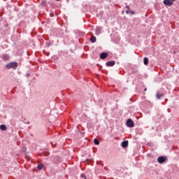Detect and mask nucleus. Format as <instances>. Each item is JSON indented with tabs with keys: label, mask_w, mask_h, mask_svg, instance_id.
<instances>
[{
	"label": "nucleus",
	"mask_w": 179,
	"mask_h": 179,
	"mask_svg": "<svg viewBox=\"0 0 179 179\" xmlns=\"http://www.w3.org/2000/svg\"><path fill=\"white\" fill-rule=\"evenodd\" d=\"M100 58L101 59H104L105 58H107V53L106 52L101 53L100 55Z\"/></svg>",
	"instance_id": "obj_7"
},
{
	"label": "nucleus",
	"mask_w": 179,
	"mask_h": 179,
	"mask_svg": "<svg viewBox=\"0 0 179 179\" xmlns=\"http://www.w3.org/2000/svg\"><path fill=\"white\" fill-rule=\"evenodd\" d=\"M96 34H100V33H101V28H100L99 27H96Z\"/></svg>",
	"instance_id": "obj_8"
},
{
	"label": "nucleus",
	"mask_w": 179,
	"mask_h": 179,
	"mask_svg": "<svg viewBox=\"0 0 179 179\" xmlns=\"http://www.w3.org/2000/svg\"><path fill=\"white\" fill-rule=\"evenodd\" d=\"M82 178L86 179V176H85L84 174L81 175Z\"/></svg>",
	"instance_id": "obj_17"
},
{
	"label": "nucleus",
	"mask_w": 179,
	"mask_h": 179,
	"mask_svg": "<svg viewBox=\"0 0 179 179\" xmlns=\"http://www.w3.org/2000/svg\"><path fill=\"white\" fill-rule=\"evenodd\" d=\"M130 13H131V15H135V11H134V10H130Z\"/></svg>",
	"instance_id": "obj_15"
},
{
	"label": "nucleus",
	"mask_w": 179,
	"mask_h": 179,
	"mask_svg": "<svg viewBox=\"0 0 179 179\" xmlns=\"http://www.w3.org/2000/svg\"><path fill=\"white\" fill-rule=\"evenodd\" d=\"M6 68H8V69H10L12 68L15 69V68H17V63L16 62H11V63H8L6 64Z\"/></svg>",
	"instance_id": "obj_1"
},
{
	"label": "nucleus",
	"mask_w": 179,
	"mask_h": 179,
	"mask_svg": "<svg viewBox=\"0 0 179 179\" xmlns=\"http://www.w3.org/2000/svg\"><path fill=\"white\" fill-rule=\"evenodd\" d=\"M122 148H127L128 147V141H124L122 143Z\"/></svg>",
	"instance_id": "obj_6"
},
{
	"label": "nucleus",
	"mask_w": 179,
	"mask_h": 179,
	"mask_svg": "<svg viewBox=\"0 0 179 179\" xmlns=\"http://www.w3.org/2000/svg\"><path fill=\"white\" fill-rule=\"evenodd\" d=\"M156 97H157V99H160L161 97H163V94L158 92V93H157V94H156Z\"/></svg>",
	"instance_id": "obj_12"
},
{
	"label": "nucleus",
	"mask_w": 179,
	"mask_h": 179,
	"mask_svg": "<svg viewBox=\"0 0 179 179\" xmlns=\"http://www.w3.org/2000/svg\"><path fill=\"white\" fill-rule=\"evenodd\" d=\"M56 1H61V0H56Z\"/></svg>",
	"instance_id": "obj_19"
},
{
	"label": "nucleus",
	"mask_w": 179,
	"mask_h": 179,
	"mask_svg": "<svg viewBox=\"0 0 179 179\" xmlns=\"http://www.w3.org/2000/svg\"><path fill=\"white\" fill-rule=\"evenodd\" d=\"M43 167H44V166H43V165H41H41H38V170H43Z\"/></svg>",
	"instance_id": "obj_14"
},
{
	"label": "nucleus",
	"mask_w": 179,
	"mask_h": 179,
	"mask_svg": "<svg viewBox=\"0 0 179 179\" xmlns=\"http://www.w3.org/2000/svg\"><path fill=\"white\" fill-rule=\"evenodd\" d=\"M95 145H100V141L97 138H95L94 141Z\"/></svg>",
	"instance_id": "obj_13"
},
{
	"label": "nucleus",
	"mask_w": 179,
	"mask_h": 179,
	"mask_svg": "<svg viewBox=\"0 0 179 179\" xmlns=\"http://www.w3.org/2000/svg\"><path fill=\"white\" fill-rule=\"evenodd\" d=\"M127 125L129 127V128H134L135 124L134 123V121L132 120L129 119L127 122Z\"/></svg>",
	"instance_id": "obj_2"
},
{
	"label": "nucleus",
	"mask_w": 179,
	"mask_h": 179,
	"mask_svg": "<svg viewBox=\"0 0 179 179\" xmlns=\"http://www.w3.org/2000/svg\"><path fill=\"white\" fill-rule=\"evenodd\" d=\"M174 1H176V0H172V2H174Z\"/></svg>",
	"instance_id": "obj_18"
},
{
	"label": "nucleus",
	"mask_w": 179,
	"mask_h": 179,
	"mask_svg": "<svg viewBox=\"0 0 179 179\" xmlns=\"http://www.w3.org/2000/svg\"><path fill=\"white\" fill-rule=\"evenodd\" d=\"M143 62H144V65H148V64H149V59H148L147 57H145Z\"/></svg>",
	"instance_id": "obj_10"
},
{
	"label": "nucleus",
	"mask_w": 179,
	"mask_h": 179,
	"mask_svg": "<svg viewBox=\"0 0 179 179\" xmlns=\"http://www.w3.org/2000/svg\"><path fill=\"white\" fill-rule=\"evenodd\" d=\"M157 160L159 163H164V162H166V158L164 157H159Z\"/></svg>",
	"instance_id": "obj_5"
},
{
	"label": "nucleus",
	"mask_w": 179,
	"mask_h": 179,
	"mask_svg": "<svg viewBox=\"0 0 179 179\" xmlns=\"http://www.w3.org/2000/svg\"><path fill=\"white\" fill-rule=\"evenodd\" d=\"M91 43H96V36H92L90 38Z\"/></svg>",
	"instance_id": "obj_11"
},
{
	"label": "nucleus",
	"mask_w": 179,
	"mask_h": 179,
	"mask_svg": "<svg viewBox=\"0 0 179 179\" xmlns=\"http://www.w3.org/2000/svg\"><path fill=\"white\" fill-rule=\"evenodd\" d=\"M126 13L128 15V14H129V13H131V10H127V11H126Z\"/></svg>",
	"instance_id": "obj_16"
},
{
	"label": "nucleus",
	"mask_w": 179,
	"mask_h": 179,
	"mask_svg": "<svg viewBox=\"0 0 179 179\" xmlns=\"http://www.w3.org/2000/svg\"><path fill=\"white\" fill-rule=\"evenodd\" d=\"M0 129L1 131H6V126L5 124L0 125Z\"/></svg>",
	"instance_id": "obj_9"
},
{
	"label": "nucleus",
	"mask_w": 179,
	"mask_h": 179,
	"mask_svg": "<svg viewBox=\"0 0 179 179\" xmlns=\"http://www.w3.org/2000/svg\"><path fill=\"white\" fill-rule=\"evenodd\" d=\"M106 66H114V65H115V62L114 61H110V62H108L106 64Z\"/></svg>",
	"instance_id": "obj_4"
},
{
	"label": "nucleus",
	"mask_w": 179,
	"mask_h": 179,
	"mask_svg": "<svg viewBox=\"0 0 179 179\" xmlns=\"http://www.w3.org/2000/svg\"><path fill=\"white\" fill-rule=\"evenodd\" d=\"M164 5H166L167 6H171V5H173V2L171 0H164Z\"/></svg>",
	"instance_id": "obj_3"
}]
</instances>
